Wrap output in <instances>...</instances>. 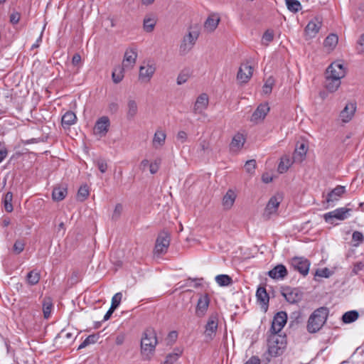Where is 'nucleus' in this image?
<instances>
[{"label": "nucleus", "instance_id": "obj_1", "mask_svg": "<svg viewBox=\"0 0 364 364\" xmlns=\"http://www.w3.org/2000/svg\"><path fill=\"white\" fill-rule=\"evenodd\" d=\"M157 338L155 331L152 328L146 329L141 339V355L146 360H149L153 355L157 345Z\"/></svg>", "mask_w": 364, "mask_h": 364}, {"label": "nucleus", "instance_id": "obj_2", "mask_svg": "<svg viewBox=\"0 0 364 364\" xmlns=\"http://www.w3.org/2000/svg\"><path fill=\"white\" fill-rule=\"evenodd\" d=\"M328 316V309L326 307H320L316 309L309 316L306 328L309 333L318 332L326 323Z\"/></svg>", "mask_w": 364, "mask_h": 364}, {"label": "nucleus", "instance_id": "obj_3", "mask_svg": "<svg viewBox=\"0 0 364 364\" xmlns=\"http://www.w3.org/2000/svg\"><path fill=\"white\" fill-rule=\"evenodd\" d=\"M268 342L269 353L273 356L281 355L286 347L285 338L277 334H272Z\"/></svg>", "mask_w": 364, "mask_h": 364}, {"label": "nucleus", "instance_id": "obj_4", "mask_svg": "<svg viewBox=\"0 0 364 364\" xmlns=\"http://www.w3.org/2000/svg\"><path fill=\"white\" fill-rule=\"evenodd\" d=\"M219 315L217 312L210 314L204 327V336L208 340H213L218 331Z\"/></svg>", "mask_w": 364, "mask_h": 364}, {"label": "nucleus", "instance_id": "obj_5", "mask_svg": "<svg viewBox=\"0 0 364 364\" xmlns=\"http://www.w3.org/2000/svg\"><path fill=\"white\" fill-rule=\"evenodd\" d=\"M170 245V234L167 232H161L159 234L156 240L154 253L156 255L164 254L167 252Z\"/></svg>", "mask_w": 364, "mask_h": 364}, {"label": "nucleus", "instance_id": "obj_6", "mask_svg": "<svg viewBox=\"0 0 364 364\" xmlns=\"http://www.w3.org/2000/svg\"><path fill=\"white\" fill-rule=\"evenodd\" d=\"M291 264L303 276H306L309 274L311 262L308 259L303 257H294L291 259Z\"/></svg>", "mask_w": 364, "mask_h": 364}, {"label": "nucleus", "instance_id": "obj_7", "mask_svg": "<svg viewBox=\"0 0 364 364\" xmlns=\"http://www.w3.org/2000/svg\"><path fill=\"white\" fill-rule=\"evenodd\" d=\"M287 321V314L284 311H279L273 318L270 332L272 334H277L284 327Z\"/></svg>", "mask_w": 364, "mask_h": 364}, {"label": "nucleus", "instance_id": "obj_8", "mask_svg": "<svg viewBox=\"0 0 364 364\" xmlns=\"http://www.w3.org/2000/svg\"><path fill=\"white\" fill-rule=\"evenodd\" d=\"M351 209L347 208H339L333 211L324 214L323 218L326 223H333V219L343 220L348 217Z\"/></svg>", "mask_w": 364, "mask_h": 364}, {"label": "nucleus", "instance_id": "obj_9", "mask_svg": "<svg viewBox=\"0 0 364 364\" xmlns=\"http://www.w3.org/2000/svg\"><path fill=\"white\" fill-rule=\"evenodd\" d=\"M210 299L207 294H201L196 304L195 314L198 318H203L207 314Z\"/></svg>", "mask_w": 364, "mask_h": 364}, {"label": "nucleus", "instance_id": "obj_10", "mask_svg": "<svg viewBox=\"0 0 364 364\" xmlns=\"http://www.w3.org/2000/svg\"><path fill=\"white\" fill-rule=\"evenodd\" d=\"M282 200L283 196L280 193H277L272 196L266 205L264 215L269 218L270 215L276 214Z\"/></svg>", "mask_w": 364, "mask_h": 364}, {"label": "nucleus", "instance_id": "obj_11", "mask_svg": "<svg viewBox=\"0 0 364 364\" xmlns=\"http://www.w3.org/2000/svg\"><path fill=\"white\" fill-rule=\"evenodd\" d=\"M252 74L253 68L252 65L249 63H242L237 74V80L241 84L247 83L252 77Z\"/></svg>", "mask_w": 364, "mask_h": 364}, {"label": "nucleus", "instance_id": "obj_12", "mask_svg": "<svg viewBox=\"0 0 364 364\" xmlns=\"http://www.w3.org/2000/svg\"><path fill=\"white\" fill-rule=\"evenodd\" d=\"M326 75L338 77V79L341 80L346 75V68L341 62H333L328 67Z\"/></svg>", "mask_w": 364, "mask_h": 364}, {"label": "nucleus", "instance_id": "obj_13", "mask_svg": "<svg viewBox=\"0 0 364 364\" xmlns=\"http://www.w3.org/2000/svg\"><path fill=\"white\" fill-rule=\"evenodd\" d=\"M110 125L109 119L107 117L103 116L97 119L93 129L94 134L100 136H105Z\"/></svg>", "mask_w": 364, "mask_h": 364}, {"label": "nucleus", "instance_id": "obj_14", "mask_svg": "<svg viewBox=\"0 0 364 364\" xmlns=\"http://www.w3.org/2000/svg\"><path fill=\"white\" fill-rule=\"evenodd\" d=\"M156 71V67L152 64H146L139 68V80L142 82H149Z\"/></svg>", "mask_w": 364, "mask_h": 364}, {"label": "nucleus", "instance_id": "obj_15", "mask_svg": "<svg viewBox=\"0 0 364 364\" xmlns=\"http://www.w3.org/2000/svg\"><path fill=\"white\" fill-rule=\"evenodd\" d=\"M246 141V135L241 132L236 133L230 144V150L232 152L237 153L244 146Z\"/></svg>", "mask_w": 364, "mask_h": 364}, {"label": "nucleus", "instance_id": "obj_16", "mask_svg": "<svg viewBox=\"0 0 364 364\" xmlns=\"http://www.w3.org/2000/svg\"><path fill=\"white\" fill-rule=\"evenodd\" d=\"M269 109L270 108L267 103L260 104L252 114L250 121L254 123L263 121Z\"/></svg>", "mask_w": 364, "mask_h": 364}, {"label": "nucleus", "instance_id": "obj_17", "mask_svg": "<svg viewBox=\"0 0 364 364\" xmlns=\"http://www.w3.org/2000/svg\"><path fill=\"white\" fill-rule=\"evenodd\" d=\"M356 111V104L353 102L348 103L344 109L340 112L339 117L343 123L349 122L355 115Z\"/></svg>", "mask_w": 364, "mask_h": 364}, {"label": "nucleus", "instance_id": "obj_18", "mask_svg": "<svg viewBox=\"0 0 364 364\" xmlns=\"http://www.w3.org/2000/svg\"><path fill=\"white\" fill-rule=\"evenodd\" d=\"M137 58V52L134 48H129L125 51L124 59L122 61V65L124 67L127 68V70H130L133 68L136 63V60Z\"/></svg>", "mask_w": 364, "mask_h": 364}, {"label": "nucleus", "instance_id": "obj_19", "mask_svg": "<svg viewBox=\"0 0 364 364\" xmlns=\"http://www.w3.org/2000/svg\"><path fill=\"white\" fill-rule=\"evenodd\" d=\"M282 294L286 299V300L291 304L296 303L301 299L299 291L297 289L291 288L289 287L283 288Z\"/></svg>", "mask_w": 364, "mask_h": 364}, {"label": "nucleus", "instance_id": "obj_20", "mask_svg": "<svg viewBox=\"0 0 364 364\" xmlns=\"http://www.w3.org/2000/svg\"><path fill=\"white\" fill-rule=\"evenodd\" d=\"M198 35L199 34L198 31L189 32L184 36L182 44L181 46V49L183 52L190 50L196 43V41L198 38Z\"/></svg>", "mask_w": 364, "mask_h": 364}, {"label": "nucleus", "instance_id": "obj_21", "mask_svg": "<svg viewBox=\"0 0 364 364\" xmlns=\"http://www.w3.org/2000/svg\"><path fill=\"white\" fill-rule=\"evenodd\" d=\"M209 98L207 94L202 93L196 99L193 107V112L196 114L203 113L208 107Z\"/></svg>", "mask_w": 364, "mask_h": 364}, {"label": "nucleus", "instance_id": "obj_22", "mask_svg": "<svg viewBox=\"0 0 364 364\" xmlns=\"http://www.w3.org/2000/svg\"><path fill=\"white\" fill-rule=\"evenodd\" d=\"M220 21V17L218 14H211L204 22L203 28L208 33L213 32Z\"/></svg>", "mask_w": 364, "mask_h": 364}, {"label": "nucleus", "instance_id": "obj_23", "mask_svg": "<svg viewBox=\"0 0 364 364\" xmlns=\"http://www.w3.org/2000/svg\"><path fill=\"white\" fill-rule=\"evenodd\" d=\"M322 25L321 20L316 17L311 20L305 28V32L306 35L310 37H314L319 31Z\"/></svg>", "mask_w": 364, "mask_h": 364}, {"label": "nucleus", "instance_id": "obj_24", "mask_svg": "<svg viewBox=\"0 0 364 364\" xmlns=\"http://www.w3.org/2000/svg\"><path fill=\"white\" fill-rule=\"evenodd\" d=\"M268 276L273 279H283L288 274L286 267L283 264H277L267 273Z\"/></svg>", "mask_w": 364, "mask_h": 364}, {"label": "nucleus", "instance_id": "obj_25", "mask_svg": "<svg viewBox=\"0 0 364 364\" xmlns=\"http://www.w3.org/2000/svg\"><path fill=\"white\" fill-rule=\"evenodd\" d=\"M166 139V132L161 129H156L151 141L153 147L156 149H161L165 144Z\"/></svg>", "mask_w": 364, "mask_h": 364}, {"label": "nucleus", "instance_id": "obj_26", "mask_svg": "<svg viewBox=\"0 0 364 364\" xmlns=\"http://www.w3.org/2000/svg\"><path fill=\"white\" fill-rule=\"evenodd\" d=\"M68 195V186L66 184H58L53 188L52 199L54 201H61Z\"/></svg>", "mask_w": 364, "mask_h": 364}, {"label": "nucleus", "instance_id": "obj_27", "mask_svg": "<svg viewBox=\"0 0 364 364\" xmlns=\"http://www.w3.org/2000/svg\"><path fill=\"white\" fill-rule=\"evenodd\" d=\"M237 195L235 191L229 189L222 200V205L225 210H230L234 205Z\"/></svg>", "mask_w": 364, "mask_h": 364}, {"label": "nucleus", "instance_id": "obj_28", "mask_svg": "<svg viewBox=\"0 0 364 364\" xmlns=\"http://www.w3.org/2000/svg\"><path fill=\"white\" fill-rule=\"evenodd\" d=\"M307 150L308 147L305 144L301 143L297 145L293 155L294 160L296 162H302L306 158Z\"/></svg>", "mask_w": 364, "mask_h": 364}, {"label": "nucleus", "instance_id": "obj_29", "mask_svg": "<svg viewBox=\"0 0 364 364\" xmlns=\"http://www.w3.org/2000/svg\"><path fill=\"white\" fill-rule=\"evenodd\" d=\"M295 161L294 158L291 159L289 156L284 155L280 159V162L278 165V172L280 173H286L288 169L291 166Z\"/></svg>", "mask_w": 364, "mask_h": 364}, {"label": "nucleus", "instance_id": "obj_30", "mask_svg": "<svg viewBox=\"0 0 364 364\" xmlns=\"http://www.w3.org/2000/svg\"><path fill=\"white\" fill-rule=\"evenodd\" d=\"M345 193V187L341 186H336L334 189H333L328 194L326 198V202L328 203H333L334 201H337L341 197V196Z\"/></svg>", "mask_w": 364, "mask_h": 364}, {"label": "nucleus", "instance_id": "obj_31", "mask_svg": "<svg viewBox=\"0 0 364 364\" xmlns=\"http://www.w3.org/2000/svg\"><path fill=\"white\" fill-rule=\"evenodd\" d=\"M77 122L76 114L72 111L66 112L62 117L61 124L64 128L70 127Z\"/></svg>", "mask_w": 364, "mask_h": 364}, {"label": "nucleus", "instance_id": "obj_32", "mask_svg": "<svg viewBox=\"0 0 364 364\" xmlns=\"http://www.w3.org/2000/svg\"><path fill=\"white\" fill-rule=\"evenodd\" d=\"M338 43V37L336 34H329L323 42V46L328 52H331L335 49Z\"/></svg>", "mask_w": 364, "mask_h": 364}, {"label": "nucleus", "instance_id": "obj_33", "mask_svg": "<svg viewBox=\"0 0 364 364\" xmlns=\"http://www.w3.org/2000/svg\"><path fill=\"white\" fill-rule=\"evenodd\" d=\"M341 85V79L326 75V88L331 92L336 91Z\"/></svg>", "mask_w": 364, "mask_h": 364}, {"label": "nucleus", "instance_id": "obj_34", "mask_svg": "<svg viewBox=\"0 0 364 364\" xmlns=\"http://www.w3.org/2000/svg\"><path fill=\"white\" fill-rule=\"evenodd\" d=\"M125 70H127V68L124 67L123 65H117L114 68L112 77L114 83L117 84L123 80Z\"/></svg>", "mask_w": 364, "mask_h": 364}, {"label": "nucleus", "instance_id": "obj_35", "mask_svg": "<svg viewBox=\"0 0 364 364\" xmlns=\"http://www.w3.org/2000/svg\"><path fill=\"white\" fill-rule=\"evenodd\" d=\"M256 296L257 301L262 305L267 306L269 300V295L267 292V290L263 287H258L257 292H256Z\"/></svg>", "mask_w": 364, "mask_h": 364}, {"label": "nucleus", "instance_id": "obj_36", "mask_svg": "<svg viewBox=\"0 0 364 364\" xmlns=\"http://www.w3.org/2000/svg\"><path fill=\"white\" fill-rule=\"evenodd\" d=\"M53 304L50 298L47 297L43 301V312L45 318H48L51 314Z\"/></svg>", "mask_w": 364, "mask_h": 364}, {"label": "nucleus", "instance_id": "obj_37", "mask_svg": "<svg viewBox=\"0 0 364 364\" xmlns=\"http://www.w3.org/2000/svg\"><path fill=\"white\" fill-rule=\"evenodd\" d=\"M216 283L220 287H228L232 284V278L228 274H219L215 278Z\"/></svg>", "mask_w": 364, "mask_h": 364}, {"label": "nucleus", "instance_id": "obj_38", "mask_svg": "<svg viewBox=\"0 0 364 364\" xmlns=\"http://www.w3.org/2000/svg\"><path fill=\"white\" fill-rule=\"evenodd\" d=\"M41 278L39 272L36 270H32L29 272L26 276V281L30 285H35L38 283Z\"/></svg>", "mask_w": 364, "mask_h": 364}, {"label": "nucleus", "instance_id": "obj_39", "mask_svg": "<svg viewBox=\"0 0 364 364\" xmlns=\"http://www.w3.org/2000/svg\"><path fill=\"white\" fill-rule=\"evenodd\" d=\"M287 9L293 12L296 13L301 10L302 6L301 3L298 0H284Z\"/></svg>", "mask_w": 364, "mask_h": 364}, {"label": "nucleus", "instance_id": "obj_40", "mask_svg": "<svg viewBox=\"0 0 364 364\" xmlns=\"http://www.w3.org/2000/svg\"><path fill=\"white\" fill-rule=\"evenodd\" d=\"M358 316V313L356 311H350L343 315L342 320L345 323H350L357 320Z\"/></svg>", "mask_w": 364, "mask_h": 364}, {"label": "nucleus", "instance_id": "obj_41", "mask_svg": "<svg viewBox=\"0 0 364 364\" xmlns=\"http://www.w3.org/2000/svg\"><path fill=\"white\" fill-rule=\"evenodd\" d=\"M90 195L89 187L87 185H83L80 187L77 193V198L78 200L85 201Z\"/></svg>", "mask_w": 364, "mask_h": 364}, {"label": "nucleus", "instance_id": "obj_42", "mask_svg": "<svg viewBox=\"0 0 364 364\" xmlns=\"http://www.w3.org/2000/svg\"><path fill=\"white\" fill-rule=\"evenodd\" d=\"M13 194L11 192H8L5 194L4 198V205L6 212L11 213L13 210L12 205Z\"/></svg>", "mask_w": 364, "mask_h": 364}, {"label": "nucleus", "instance_id": "obj_43", "mask_svg": "<svg viewBox=\"0 0 364 364\" xmlns=\"http://www.w3.org/2000/svg\"><path fill=\"white\" fill-rule=\"evenodd\" d=\"M156 23V20L154 18L146 17L144 20V29L146 32H151Z\"/></svg>", "mask_w": 364, "mask_h": 364}, {"label": "nucleus", "instance_id": "obj_44", "mask_svg": "<svg viewBox=\"0 0 364 364\" xmlns=\"http://www.w3.org/2000/svg\"><path fill=\"white\" fill-rule=\"evenodd\" d=\"M127 107H128V110H127L128 117H130V118L134 117L136 114L137 110H138L136 102L134 100H130L128 102Z\"/></svg>", "mask_w": 364, "mask_h": 364}, {"label": "nucleus", "instance_id": "obj_45", "mask_svg": "<svg viewBox=\"0 0 364 364\" xmlns=\"http://www.w3.org/2000/svg\"><path fill=\"white\" fill-rule=\"evenodd\" d=\"M161 163V159L160 158H157L154 159L149 164V171L151 174H154L157 173L159 169L160 165Z\"/></svg>", "mask_w": 364, "mask_h": 364}, {"label": "nucleus", "instance_id": "obj_46", "mask_svg": "<svg viewBox=\"0 0 364 364\" xmlns=\"http://www.w3.org/2000/svg\"><path fill=\"white\" fill-rule=\"evenodd\" d=\"M181 355V351H179L178 353H169L166 355V360L164 361V363L166 364H173L174 363L178 358Z\"/></svg>", "mask_w": 364, "mask_h": 364}, {"label": "nucleus", "instance_id": "obj_47", "mask_svg": "<svg viewBox=\"0 0 364 364\" xmlns=\"http://www.w3.org/2000/svg\"><path fill=\"white\" fill-rule=\"evenodd\" d=\"M122 298L121 292L116 293L112 298L111 307L112 309H116L120 304Z\"/></svg>", "mask_w": 364, "mask_h": 364}, {"label": "nucleus", "instance_id": "obj_48", "mask_svg": "<svg viewBox=\"0 0 364 364\" xmlns=\"http://www.w3.org/2000/svg\"><path fill=\"white\" fill-rule=\"evenodd\" d=\"M25 247V243L23 240H16L14 245L13 250L16 254L18 255L22 252Z\"/></svg>", "mask_w": 364, "mask_h": 364}, {"label": "nucleus", "instance_id": "obj_49", "mask_svg": "<svg viewBox=\"0 0 364 364\" xmlns=\"http://www.w3.org/2000/svg\"><path fill=\"white\" fill-rule=\"evenodd\" d=\"M274 39V33L272 31L267 30L262 36V42L265 44H269Z\"/></svg>", "mask_w": 364, "mask_h": 364}, {"label": "nucleus", "instance_id": "obj_50", "mask_svg": "<svg viewBox=\"0 0 364 364\" xmlns=\"http://www.w3.org/2000/svg\"><path fill=\"white\" fill-rule=\"evenodd\" d=\"M255 167H256V161L254 159L247 161L245 165V168L246 171L249 173H254Z\"/></svg>", "mask_w": 364, "mask_h": 364}, {"label": "nucleus", "instance_id": "obj_51", "mask_svg": "<svg viewBox=\"0 0 364 364\" xmlns=\"http://www.w3.org/2000/svg\"><path fill=\"white\" fill-rule=\"evenodd\" d=\"M352 240L353 242H357L354 245L358 246L360 245V243H361L364 240L363 235L362 234V232H360L359 231H355L353 233Z\"/></svg>", "mask_w": 364, "mask_h": 364}, {"label": "nucleus", "instance_id": "obj_52", "mask_svg": "<svg viewBox=\"0 0 364 364\" xmlns=\"http://www.w3.org/2000/svg\"><path fill=\"white\" fill-rule=\"evenodd\" d=\"M331 272L327 267L318 269L316 270L315 275L319 277L328 278L331 276Z\"/></svg>", "mask_w": 364, "mask_h": 364}, {"label": "nucleus", "instance_id": "obj_53", "mask_svg": "<svg viewBox=\"0 0 364 364\" xmlns=\"http://www.w3.org/2000/svg\"><path fill=\"white\" fill-rule=\"evenodd\" d=\"M274 83V80L272 78H269L264 83L262 91L264 94H269L272 90V85Z\"/></svg>", "mask_w": 364, "mask_h": 364}, {"label": "nucleus", "instance_id": "obj_54", "mask_svg": "<svg viewBox=\"0 0 364 364\" xmlns=\"http://www.w3.org/2000/svg\"><path fill=\"white\" fill-rule=\"evenodd\" d=\"M97 165L101 173L106 172L107 169V162L103 159L97 160Z\"/></svg>", "mask_w": 364, "mask_h": 364}, {"label": "nucleus", "instance_id": "obj_55", "mask_svg": "<svg viewBox=\"0 0 364 364\" xmlns=\"http://www.w3.org/2000/svg\"><path fill=\"white\" fill-rule=\"evenodd\" d=\"M176 138L178 140H179L181 143H184L188 139V134L185 131H179L177 133Z\"/></svg>", "mask_w": 364, "mask_h": 364}, {"label": "nucleus", "instance_id": "obj_56", "mask_svg": "<svg viewBox=\"0 0 364 364\" xmlns=\"http://www.w3.org/2000/svg\"><path fill=\"white\" fill-rule=\"evenodd\" d=\"M364 268V262H358L354 264L353 272L354 274H357L360 271L363 270Z\"/></svg>", "mask_w": 364, "mask_h": 364}, {"label": "nucleus", "instance_id": "obj_57", "mask_svg": "<svg viewBox=\"0 0 364 364\" xmlns=\"http://www.w3.org/2000/svg\"><path fill=\"white\" fill-rule=\"evenodd\" d=\"M97 340V336L95 334L90 335L87 336L84 341H85V344L90 345L91 343H95Z\"/></svg>", "mask_w": 364, "mask_h": 364}, {"label": "nucleus", "instance_id": "obj_58", "mask_svg": "<svg viewBox=\"0 0 364 364\" xmlns=\"http://www.w3.org/2000/svg\"><path fill=\"white\" fill-rule=\"evenodd\" d=\"M122 211V205L121 204H117L113 213V218H118Z\"/></svg>", "mask_w": 364, "mask_h": 364}, {"label": "nucleus", "instance_id": "obj_59", "mask_svg": "<svg viewBox=\"0 0 364 364\" xmlns=\"http://www.w3.org/2000/svg\"><path fill=\"white\" fill-rule=\"evenodd\" d=\"M244 364H261V362L257 356H252Z\"/></svg>", "mask_w": 364, "mask_h": 364}, {"label": "nucleus", "instance_id": "obj_60", "mask_svg": "<svg viewBox=\"0 0 364 364\" xmlns=\"http://www.w3.org/2000/svg\"><path fill=\"white\" fill-rule=\"evenodd\" d=\"M125 337L124 333L118 334L115 339V343L118 346L122 345L124 342Z\"/></svg>", "mask_w": 364, "mask_h": 364}, {"label": "nucleus", "instance_id": "obj_61", "mask_svg": "<svg viewBox=\"0 0 364 364\" xmlns=\"http://www.w3.org/2000/svg\"><path fill=\"white\" fill-rule=\"evenodd\" d=\"M8 154V151L6 147H3L0 149V163H1L4 159L6 157Z\"/></svg>", "mask_w": 364, "mask_h": 364}, {"label": "nucleus", "instance_id": "obj_62", "mask_svg": "<svg viewBox=\"0 0 364 364\" xmlns=\"http://www.w3.org/2000/svg\"><path fill=\"white\" fill-rule=\"evenodd\" d=\"M81 62V56L76 53L73 56L72 63L73 65H77Z\"/></svg>", "mask_w": 364, "mask_h": 364}, {"label": "nucleus", "instance_id": "obj_63", "mask_svg": "<svg viewBox=\"0 0 364 364\" xmlns=\"http://www.w3.org/2000/svg\"><path fill=\"white\" fill-rule=\"evenodd\" d=\"M149 160L147 159H143L141 163H140V168L142 170V171H144L147 166L149 167Z\"/></svg>", "mask_w": 364, "mask_h": 364}, {"label": "nucleus", "instance_id": "obj_64", "mask_svg": "<svg viewBox=\"0 0 364 364\" xmlns=\"http://www.w3.org/2000/svg\"><path fill=\"white\" fill-rule=\"evenodd\" d=\"M358 44L360 46V50L361 51H363L364 50V33H363L358 41Z\"/></svg>", "mask_w": 364, "mask_h": 364}]
</instances>
